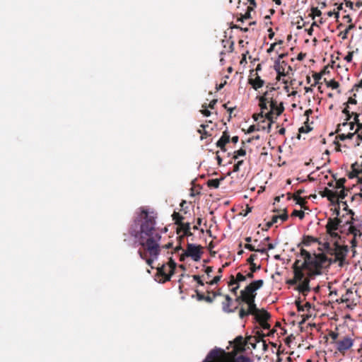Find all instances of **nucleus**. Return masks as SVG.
<instances>
[{
	"label": "nucleus",
	"instance_id": "nucleus-22",
	"mask_svg": "<svg viewBox=\"0 0 362 362\" xmlns=\"http://www.w3.org/2000/svg\"><path fill=\"white\" fill-rule=\"evenodd\" d=\"M337 190V202H339V199L342 201L348 194L349 190L345 188H340Z\"/></svg>",
	"mask_w": 362,
	"mask_h": 362
},
{
	"label": "nucleus",
	"instance_id": "nucleus-52",
	"mask_svg": "<svg viewBox=\"0 0 362 362\" xmlns=\"http://www.w3.org/2000/svg\"><path fill=\"white\" fill-rule=\"evenodd\" d=\"M296 305L299 312H303L305 310V308L303 305H301L300 300H296Z\"/></svg>",
	"mask_w": 362,
	"mask_h": 362
},
{
	"label": "nucleus",
	"instance_id": "nucleus-6",
	"mask_svg": "<svg viewBox=\"0 0 362 362\" xmlns=\"http://www.w3.org/2000/svg\"><path fill=\"white\" fill-rule=\"evenodd\" d=\"M264 285L262 279L252 281L250 284L242 290L248 298H255L257 296L256 291L261 288Z\"/></svg>",
	"mask_w": 362,
	"mask_h": 362
},
{
	"label": "nucleus",
	"instance_id": "nucleus-31",
	"mask_svg": "<svg viewBox=\"0 0 362 362\" xmlns=\"http://www.w3.org/2000/svg\"><path fill=\"white\" fill-rule=\"evenodd\" d=\"M233 362H253V361L248 356L240 355L235 358Z\"/></svg>",
	"mask_w": 362,
	"mask_h": 362
},
{
	"label": "nucleus",
	"instance_id": "nucleus-34",
	"mask_svg": "<svg viewBox=\"0 0 362 362\" xmlns=\"http://www.w3.org/2000/svg\"><path fill=\"white\" fill-rule=\"evenodd\" d=\"M311 13L310 14V16L314 19L315 16H320L322 15V12L317 7H313L311 8Z\"/></svg>",
	"mask_w": 362,
	"mask_h": 362
},
{
	"label": "nucleus",
	"instance_id": "nucleus-3",
	"mask_svg": "<svg viewBox=\"0 0 362 362\" xmlns=\"http://www.w3.org/2000/svg\"><path fill=\"white\" fill-rule=\"evenodd\" d=\"M300 259H296L292 265V269L293 276L298 282L296 290L305 296L310 291V282L314 276H308V272L307 273L305 272L306 269L303 268V264H300Z\"/></svg>",
	"mask_w": 362,
	"mask_h": 362
},
{
	"label": "nucleus",
	"instance_id": "nucleus-26",
	"mask_svg": "<svg viewBox=\"0 0 362 362\" xmlns=\"http://www.w3.org/2000/svg\"><path fill=\"white\" fill-rule=\"evenodd\" d=\"M230 303L228 302H223L222 303V310L223 312L230 313H234L235 310L238 308V306H236L234 309L230 308Z\"/></svg>",
	"mask_w": 362,
	"mask_h": 362
},
{
	"label": "nucleus",
	"instance_id": "nucleus-21",
	"mask_svg": "<svg viewBox=\"0 0 362 362\" xmlns=\"http://www.w3.org/2000/svg\"><path fill=\"white\" fill-rule=\"evenodd\" d=\"M181 229L183 230L185 235L186 236H191L192 233H191V226L189 223H182L179 225Z\"/></svg>",
	"mask_w": 362,
	"mask_h": 362
},
{
	"label": "nucleus",
	"instance_id": "nucleus-39",
	"mask_svg": "<svg viewBox=\"0 0 362 362\" xmlns=\"http://www.w3.org/2000/svg\"><path fill=\"white\" fill-rule=\"evenodd\" d=\"M327 87H330L332 89H337L339 87V84L337 81L334 80H330L327 83Z\"/></svg>",
	"mask_w": 362,
	"mask_h": 362
},
{
	"label": "nucleus",
	"instance_id": "nucleus-56",
	"mask_svg": "<svg viewBox=\"0 0 362 362\" xmlns=\"http://www.w3.org/2000/svg\"><path fill=\"white\" fill-rule=\"evenodd\" d=\"M196 293H197V299L199 301L204 300L205 296L203 293L199 292L198 291H196Z\"/></svg>",
	"mask_w": 362,
	"mask_h": 362
},
{
	"label": "nucleus",
	"instance_id": "nucleus-4",
	"mask_svg": "<svg viewBox=\"0 0 362 362\" xmlns=\"http://www.w3.org/2000/svg\"><path fill=\"white\" fill-rule=\"evenodd\" d=\"M303 268L308 272V276H317L321 274L316 254H312L310 258L305 259L302 263Z\"/></svg>",
	"mask_w": 362,
	"mask_h": 362
},
{
	"label": "nucleus",
	"instance_id": "nucleus-9",
	"mask_svg": "<svg viewBox=\"0 0 362 362\" xmlns=\"http://www.w3.org/2000/svg\"><path fill=\"white\" fill-rule=\"evenodd\" d=\"M317 262L319 263V267L321 270L323 267H329L333 263H329L332 261V257H327V255L325 253H318L316 254Z\"/></svg>",
	"mask_w": 362,
	"mask_h": 362
},
{
	"label": "nucleus",
	"instance_id": "nucleus-8",
	"mask_svg": "<svg viewBox=\"0 0 362 362\" xmlns=\"http://www.w3.org/2000/svg\"><path fill=\"white\" fill-rule=\"evenodd\" d=\"M336 349L341 354H344L346 351L350 349L354 345V339L346 335L343 337L338 341H335Z\"/></svg>",
	"mask_w": 362,
	"mask_h": 362
},
{
	"label": "nucleus",
	"instance_id": "nucleus-18",
	"mask_svg": "<svg viewBox=\"0 0 362 362\" xmlns=\"http://www.w3.org/2000/svg\"><path fill=\"white\" fill-rule=\"evenodd\" d=\"M255 320L258 322L267 321L270 318V314L264 310H260L255 315Z\"/></svg>",
	"mask_w": 362,
	"mask_h": 362
},
{
	"label": "nucleus",
	"instance_id": "nucleus-16",
	"mask_svg": "<svg viewBox=\"0 0 362 362\" xmlns=\"http://www.w3.org/2000/svg\"><path fill=\"white\" fill-rule=\"evenodd\" d=\"M255 298H248V300H246V303L248 306L247 311L250 315H255L260 310L257 308L255 303Z\"/></svg>",
	"mask_w": 362,
	"mask_h": 362
},
{
	"label": "nucleus",
	"instance_id": "nucleus-48",
	"mask_svg": "<svg viewBox=\"0 0 362 362\" xmlns=\"http://www.w3.org/2000/svg\"><path fill=\"white\" fill-rule=\"evenodd\" d=\"M243 164V160H239L237 163H235L233 166V172H238L240 170V167Z\"/></svg>",
	"mask_w": 362,
	"mask_h": 362
},
{
	"label": "nucleus",
	"instance_id": "nucleus-60",
	"mask_svg": "<svg viewBox=\"0 0 362 362\" xmlns=\"http://www.w3.org/2000/svg\"><path fill=\"white\" fill-rule=\"evenodd\" d=\"M357 103V101L355 98H353L351 97H350L347 101V103H344V105H349V104H351V105H356Z\"/></svg>",
	"mask_w": 362,
	"mask_h": 362
},
{
	"label": "nucleus",
	"instance_id": "nucleus-63",
	"mask_svg": "<svg viewBox=\"0 0 362 362\" xmlns=\"http://www.w3.org/2000/svg\"><path fill=\"white\" fill-rule=\"evenodd\" d=\"M313 78H314V79H315V83H317L319 82V81H320V80L321 79V78H322V74H317V73H316V74H315L313 75Z\"/></svg>",
	"mask_w": 362,
	"mask_h": 362
},
{
	"label": "nucleus",
	"instance_id": "nucleus-41",
	"mask_svg": "<svg viewBox=\"0 0 362 362\" xmlns=\"http://www.w3.org/2000/svg\"><path fill=\"white\" fill-rule=\"evenodd\" d=\"M350 243H351V248H352V251H353V256L355 255L356 254V250H355V247L357 246V240H356V238H353L351 241H350Z\"/></svg>",
	"mask_w": 362,
	"mask_h": 362
},
{
	"label": "nucleus",
	"instance_id": "nucleus-47",
	"mask_svg": "<svg viewBox=\"0 0 362 362\" xmlns=\"http://www.w3.org/2000/svg\"><path fill=\"white\" fill-rule=\"evenodd\" d=\"M267 123L266 122V120L264 119H263L259 124H258V126H257V131H259L260 129H262V130H266V126L264 125V124Z\"/></svg>",
	"mask_w": 362,
	"mask_h": 362
},
{
	"label": "nucleus",
	"instance_id": "nucleus-35",
	"mask_svg": "<svg viewBox=\"0 0 362 362\" xmlns=\"http://www.w3.org/2000/svg\"><path fill=\"white\" fill-rule=\"evenodd\" d=\"M246 151L243 148H240L234 152L233 159L236 160L239 156H245Z\"/></svg>",
	"mask_w": 362,
	"mask_h": 362
},
{
	"label": "nucleus",
	"instance_id": "nucleus-43",
	"mask_svg": "<svg viewBox=\"0 0 362 362\" xmlns=\"http://www.w3.org/2000/svg\"><path fill=\"white\" fill-rule=\"evenodd\" d=\"M336 204H337L338 206L341 204V206L343 207V210L346 211V214L349 212V211L351 210V209H348V205H347L346 202H344V201H341L340 202H337Z\"/></svg>",
	"mask_w": 362,
	"mask_h": 362
},
{
	"label": "nucleus",
	"instance_id": "nucleus-57",
	"mask_svg": "<svg viewBox=\"0 0 362 362\" xmlns=\"http://www.w3.org/2000/svg\"><path fill=\"white\" fill-rule=\"evenodd\" d=\"M345 180H346L344 178L341 179L340 180H339L337 182V189L344 188L343 185H344V183Z\"/></svg>",
	"mask_w": 362,
	"mask_h": 362
},
{
	"label": "nucleus",
	"instance_id": "nucleus-30",
	"mask_svg": "<svg viewBox=\"0 0 362 362\" xmlns=\"http://www.w3.org/2000/svg\"><path fill=\"white\" fill-rule=\"evenodd\" d=\"M207 185L209 187L216 189L219 187L220 180L218 179H211L207 182Z\"/></svg>",
	"mask_w": 362,
	"mask_h": 362
},
{
	"label": "nucleus",
	"instance_id": "nucleus-40",
	"mask_svg": "<svg viewBox=\"0 0 362 362\" xmlns=\"http://www.w3.org/2000/svg\"><path fill=\"white\" fill-rule=\"evenodd\" d=\"M284 212L282 214L277 215L278 218L281 219V222H284V221H286L288 218V216L287 214L286 209H284Z\"/></svg>",
	"mask_w": 362,
	"mask_h": 362
},
{
	"label": "nucleus",
	"instance_id": "nucleus-38",
	"mask_svg": "<svg viewBox=\"0 0 362 362\" xmlns=\"http://www.w3.org/2000/svg\"><path fill=\"white\" fill-rule=\"evenodd\" d=\"M300 256L305 259H307L309 258H310V255H312L311 253H310L309 252H308L307 250L301 248L300 249Z\"/></svg>",
	"mask_w": 362,
	"mask_h": 362
},
{
	"label": "nucleus",
	"instance_id": "nucleus-50",
	"mask_svg": "<svg viewBox=\"0 0 362 362\" xmlns=\"http://www.w3.org/2000/svg\"><path fill=\"white\" fill-rule=\"evenodd\" d=\"M354 114V122H351V123H354V124L357 125L360 122L359 116L360 114L356 112H353Z\"/></svg>",
	"mask_w": 362,
	"mask_h": 362
},
{
	"label": "nucleus",
	"instance_id": "nucleus-15",
	"mask_svg": "<svg viewBox=\"0 0 362 362\" xmlns=\"http://www.w3.org/2000/svg\"><path fill=\"white\" fill-rule=\"evenodd\" d=\"M269 103L271 110L274 113L275 112L277 116H279L284 112V107L282 103L280 105H277V102L272 98H271Z\"/></svg>",
	"mask_w": 362,
	"mask_h": 362
},
{
	"label": "nucleus",
	"instance_id": "nucleus-49",
	"mask_svg": "<svg viewBox=\"0 0 362 362\" xmlns=\"http://www.w3.org/2000/svg\"><path fill=\"white\" fill-rule=\"evenodd\" d=\"M202 107H204V109L202 110V113L206 117L210 116L211 112L207 109L208 107L206 106V105H203Z\"/></svg>",
	"mask_w": 362,
	"mask_h": 362
},
{
	"label": "nucleus",
	"instance_id": "nucleus-44",
	"mask_svg": "<svg viewBox=\"0 0 362 362\" xmlns=\"http://www.w3.org/2000/svg\"><path fill=\"white\" fill-rule=\"evenodd\" d=\"M250 265V270L255 273L261 269V265H257L255 263Z\"/></svg>",
	"mask_w": 362,
	"mask_h": 362
},
{
	"label": "nucleus",
	"instance_id": "nucleus-62",
	"mask_svg": "<svg viewBox=\"0 0 362 362\" xmlns=\"http://www.w3.org/2000/svg\"><path fill=\"white\" fill-rule=\"evenodd\" d=\"M353 59V52H349L348 54L344 57V59L347 62H351Z\"/></svg>",
	"mask_w": 362,
	"mask_h": 362
},
{
	"label": "nucleus",
	"instance_id": "nucleus-10",
	"mask_svg": "<svg viewBox=\"0 0 362 362\" xmlns=\"http://www.w3.org/2000/svg\"><path fill=\"white\" fill-rule=\"evenodd\" d=\"M268 95L269 91H266L263 95L257 97L259 101V107L261 109V112L259 113V116L261 117V118H264V111L267 110L268 108L267 103L269 102V98L267 97Z\"/></svg>",
	"mask_w": 362,
	"mask_h": 362
},
{
	"label": "nucleus",
	"instance_id": "nucleus-59",
	"mask_svg": "<svg viewBox=\"0 0 362 362\" xmlns=\"http://www.w3.org/2000/svg\"><path fill=\"white\" fill-rule=\"evenodd\" d=\"M311 128L310 127H307L306 128H305L304 127H301L300 129H299V132L300 133H307L310 131H311Z\"/></svg>",
	"mask_w": 362,
	"mask_h": 362
},
{
	"label": "nucleus",
	"instance_id": "nucleus-37",
	"mask_svg": "<svg viewBox=\"0 0 362 362\" xmlns=\"http://www.w3.org/2000/svg\"><path fill=\"white\" fill-rule=\"evenodd\" d=\"M292 216H297L300 219H303L305 216V213L301 211V210H296L295 209L292 214H291Z\"/></svg>",
	"mask_w": 362,
	"mask_h": 362
},
{
	"label": "nucleus",
	"instance_id": "nucleus-29",
	"mask_svg": "<svg viewBox=\"0 0 362 362\" xmlns=\"http://www.w3.org/2000/svg\"><path fill=\"white\" fill-rule=\"evenodd\" d=\"M352 116H354L353 112H351L350 115H346L345 121L342 124H340L338 125V127L337 129V133H339V132L341 131V126L342 127L348 126V122H349V121L351 120Z\"/></svg>",
	"mask_w": 362,
	"mask_h": 362
},
{
	"label": "nucleus",
	"instance_id": "nucleus-51",
	"mask_svg": "<svg viewBox=\"0 0 362 362\" xmlns=\"http://www.w3.org/2000/svg\"><path fill=\"white\" fill-rule=\"evenodd\" d=\"M286 284L289 286H296L298 284V282L296 281L295 277L293 276V279H290L286 281Z\"/></svg>",
	"mask_w": 362,
	"mask_h": 362
},
{
	"label": "nucleus",
	"instance_id": "nucleus-58",
	"mask_svg": "<svg viewBox=\"0 0 362 362\" xmlns=\"http://www.w3.org/2000/svg\"><path fill=\"white\" fill-rule=\"evenodd\" d=\"M329 336L334 341H336L339 337V334L338 332L332 331L329 332Z\"/></svg>",
	"mask_w": 362,
	"mask_h": 362
},
{
	"label": "nucleus",
	"instance_id": "nucleus-42",
	"mask_svg": "<svg viewBox=\"0 0 362 362\" xmlns=\"http://www.w3.org/2000/svg\"><path fill=\"white\" fill-rule=\"evenodd\" d=\"M249 313L247 310H245L243 308H241L239 311V317L241 319H243L245 317L249 315Z\"/></svg>",
	"mask_w": 362,
	"mask_h": 362
},
{
	"label": "nucleus",
	"instance_id": "nucleus-64",
	"mask_svg": "<svg viewBox=\"0 0 362 362\" xmlns=\"http://www.w3.org/2000/svg\"><path fill=\"white\" fill-rule=\"evenodd\" d=\"M257 127H256L255 125H251L247 129V134H251V133H252V132H254L255 131H257Z\"/></svg>",
	"mask_w": 362,
	"mask_h": 362
},
{
	"label": "nucleus",
	"instance_id": "nucleus-24",
	"mask_svg": "<svg viewBox=\"0 0 362 362\" xmlns=\"http://www.w3.org/2000/svg\"><path fill=\"white\" fill-rule=\"evenodd\" d=\"M349 231L354 235L353 238H356L357 236L361 237L362 235L361 228H358L357 226H349Z\"/></svg>",
	"mask_w": 362,
	"mask_h": 362
},
{
	"label": "nucleus",
	"instance_id": "nucleus-17",
	"mask_svg": "<svg viewBox=\"0 0 362 362\" xmlns=\"http://www.w3.org/2000/svg\"><path fill=\"white\" fill-rule=\"evenodd\" d=\"M247 280V276L245 275H243L242 273L238 272L236 274V276L234 277L233 276H230V281L228 283L229 286H233L235 284H238L240 282L245 281Z\"/></svg>",
	"mask_w": 362,
	"mask_h": 362
},
{
	"label": "nucleus",
	"instance_id": "nucleus-11",
	"mask_svg": "<svg viewBox=\"0 0 362 362\" xmlns=\"http://www.w3.org/2000/svg\"><path fill=\"white\" fill-rule=\"evenodd\" d=\"M346 215L349 216V218L344 221V225L349 226H357L358 228H362V223L358 221V220H356L354 216V213L352 210L349 211Z\"/></svg>",
	"mask_w": 362,
	"mask_h": 362
},
{
	"label": "nucleus",
	"instance_id": "nucleus-28",
	"mask_svg": "<svg viewBox=\"0 0 362 362\" xmlns=\"http://www.w3.org/2000/svg\"><path fill=\"white\" fill-rule=\"evenodd\" d=\"M173 219L175 221V224L180 225L182 223V221L184 219V217L180 214L179 213L174 212L172 215Z\"/></svg>",
	"mask_w": 362,
	"mask_h": 362
},
{
	"label": "nucleus",
	"instance_id": "nucleus-33",
	"mask_svg": "<svg viewBox=\"0 0 362 362\" xmlns=\"http://www.w3.org/2000/svg\"><path fill=\"white\" fill-rule=\"evenodd\" d=\"M248 300L247 296L243 292V291H240V295L239 296H237L235 298V301L238 303H246V300Z\"/></svg>",
	"mask_w": 362,
	"mask_h": 362
},
{
	"label": "nucleus",
	"instance_id": "nucleus-53",
	"mask_svg": "<svg viewBox=\"0 0 362 362\" xmlns=\"http://www.w3.org/2000/svg\"><path fill=\"white\" fill-rule=\"evenodd\" d=\"M260 326L264 329H270V325L268 323L267 321H264V322H259Z\"/></svg>",
	"mask_w": 362,
	"mask_h": 362
},
{
	"label": "nucleus",
	"instance_id": "nucleus-32",
	"mask_svg": "<svg viewBox=\"0 0 362 362\" xmlns=\"http://www.w3.org/2000/svg\"><path fill=\"white\" fill-rule=\"evenodd\" d=\"M157 272L159 276H161L165 279L167 273L166 265L163 264L160 267H157Z\"/></svg>",
	"mask_w": 362,
	"mask_h": 362
},
{
	"label": "nucleus",
	"instance_id": "nucleus-36",
	"mask_svg": "<svg viewBox=\"0 0 362 362\" xmlns=\"http://www.w3.org/2000/svg\"><path fill=\"white\" fill-rule=\"evenodd\" d=\"M361 173H362V169H356L355 170H352L349 175V177L353 178L354 177H358V175ZM359 181L362 182V177L359 178Z\"/></svg>",
	"mask_w": 362,
	"mask_h": 362
},
{
	"label": "nucleus",
	"instance_id": "nucleus-5",
	"mask_svg": "<svg viewBox=\"0 0 362 362\" xmlns=\"http://www.w3.org/2000/svg\"><path fill=\"white\" fill-rule=\"evenodd\" d=\"M344 223V222L342 218H329L328 219L326 228L331 237L334 238L339 237V235L336 233V230H339L342 226H345Z\"/></svg>",
	"mask_w": 362,
	"mask_h": 362
},
{
	"label": "nucleus",
	"instance_id": "nucleus-27",
	"mask_svg": "<svg viewBox=\"0 0 362 362\" xmlns=\"http://www.w3.org/2000/svg\"><path fill=\"white\" fill-rule=\"evenodd\" d=\"M354 28H355V25L351 23L344 31H341L339 33V36H341L343 40H346L347 38L349 32L351 30L354 29Z\"/></svg>",
	"mask_w": 362,
	"mask_h": 362
},
{
	"label": "nucleus",
	"instance_id": "nucleus-1",
	"mask_svg": "<svg viewBox=\"0 0 362 362\" xmlns=\"http://www.w3.org/2000/svg\"><path fill=\"white\" fill-rule=\"evenodd\" d=\"M157 216L154 211L139 208L128 229L129 237L124 234V242L133 247H139L138 254L153 269V263L160 253L161 235L156 230Z\"/></svg>",
	"mask_w": 362,
	"mask_h": 362
},
{
	"label": "nucleus",
	"instance_id": "nucleus-23",
	"mask_svg": "<svg viewBox=\"0 0 362 362\" xmlns=\"http://www.w3.org/2000/svg\"><path fill=\"white\" fill-rule=\"evenodd\" d=\"M356 126V132H357V142L356 146H359L360 141H362V122H360Z\"/></svg>",
	"mask_w": 362,
	"mask_h": 362
},
{
	"label": "nucleus",
	"instance_id": "nucleus-61",
	"mask_svg": "<svg viewBox=\"0 0 362 362\" xmlns=\"http://www.w3.org/2000/svg\"><path fill=\"white\" fill-rule=\"evenodd\" d=\"M213 272V267H207L205 269V272L207 275V277H211V273Z\"/></svg>",
	"mask_w": 362,
	"mask_h": 362
},
{
	"label": "nucleus",
	"instance_id": "nucleus-46",
	"mask_svg": "<svg viewBox=\"0 0 362 362\" xmlns=\"http://www.w3.org/2000/svg\"><path fill=\"white\" fill-rule=\"evenodd\" d=\"M221 275L216 276L210 282H209V284L213 286L214 284H218V282L221 280Z\"/></svg>",
	"mask_w": 362,
	"mask_h": 362
},
{
	"label": "nucleus",
	"instance_id": "nucleus-55",
	"mask_svg": "<svg viewBox=\"0 0 362 362\" xmlns=\"http://www.w3.org/2000/svg\"><path fill=\"white\" fill-rule=\"evenodd\" d=\"M193 279L194 281H196L197 282V284L200 286H204V282L202 281V280L201 279L200 276H198V275H194L193 276Z\"/></svg>",
	"mask_w": 362,
	"mask_h": 362
},
{
	"label": "nucleus",
	"instance_id": "nucleus-54",
	"mask_svg": "<svg viewBox=\"0 0 362 362\" xmlns=\"http://www.w3.org/2000/svg\"><path fill=\"white\" fill-rule=\"evenodd\" d=\"M257 255L255 254H252L250 256V257L247 259V263H249L250 264H255L254 263V261L255 259L257 258Z\"/></svg>",
	"mask_w": 362,
	"mask_h": 362
},
{
	"label": "nucleus",
	"instance_id": "nucleus-19",
	"mask_svg": "<svg viewBox=\"0 0 362 362\" xmlns=\"http://www.w3.org/2000/svg\"><path fill=\"white\" fill-rule=\"evenodd\" d=\"M250 83L253 88L257 90L264 86V81L259 76H257L255 79L250 80Z\"/></svg>",
	"mask_w": 362,
	"mask_h": 362
},
{
	"label": "nucleus",
	"instance_id": "nucleus-45",
	"mask_svg": "<svg viewBox=\"0 0 362 362\" xmlns=\"http://www.w3.org/2000/svg\"><path fill=\"white\" fill-rule=\"evenodd\" d=\"M273 114H274V112L270 110L269 112H268L267 113L264 115V118L263 119H266L269 122H271V120H273Z\"/></svg>",
	"mask_w": 362,
	"mask_h": 362
},
{
	"label": "nucleus",
	"instance_id": "nucleus-13",
	"mask_svg": "<svg viewBox=\"0 0 362 362\" xmlns=\"http://www.w3.org/2000/svg\"><path fill=\"white\" fill-rule=\"evenodd\" d=\"M230 141V136L228 132L226 131L223 133L221 138L216 142V146L221 148V150L223 152L226 151V148L225 147L226 144Z\"/></svg>",
	"mask_w": 362,
	"mask_h": 362
},
{
	"label": "nucleus",
	"instance_id": "nucleus-12",
	"mask_svg": "<svg viewBox=\"0 0 362 362\" xmlns=\"http://www.w3.org/2000/svg\"><path fill=\"white\" fill-rule=\"evenodd\" d=\"M221 353H224V351L221 348L216 347L209 352L202 362H213L214 359L218 357Z\"/></svg>",
	"mask_w": 362,
	"mask_h": 362
},
{
	"label": "nucleus",
	"instance_id": "nucleus-14",
	"mask_svg": "<svg viewBox=\"0 0 362 362\" xmlns=\"http://www.w3.org/2000/svg\"><path fill=\"white\" fill-rule=\"evenodd\" d=\"M286 65H287V63L285 61H283L281 62V61H279V59H277L274 62V70L276 71V72L277 73L278 76H285L284 66Z\"/></svg>",
	"mask_w": 362,
	"mask_h": 362
},
{
	"label": "nucleus",
	"instance_id": "nucleus-20",
	"mask_svg": "<svg viewBox=\"0 0 362 362\" xmlns=\"http://www.w3.org/2000/svg\"><path fill=\"white\" fill-rule=\"evenodd\" d=\"M326 197L327 199L332 202L333 204H337V190L333 191L331 189H327L326 191Z\"/></svg>",
	"mask_w": 362,
	"mask_h": 362
},
{
	"label": "nucleus",
	"instance_id": "nucleus-25",
	"mask_svg": "<svg viewBox=\"0 0 362 362\" xmlns=\"http://www.w3.org/2000/svg\"><path fill=\"white\" fill-rule=\"evenodd\" d=\"M175 269H176V267H170L169 268V271H168V274L166 273L165 278L163 279V280H160L158 282L161 283V284H163V283H165L166 281H170L171 277H172V276L175 274Z\"/></svg>",
	"mask_w": 362,
	"mask_h": 362
},
{
	"label": "nucleus",
	"instance_id": "nucleus-2",
	"mask_svg": "<svg viewBox=\"0 0 362 362\" xmlns=\"http://www.w3.org/2000/svg\"><path fill=\"white\" fill-rule=\"evenodd\" d=\"M323 250L327 255L334 256L329 263H337L340 267H344L346 264V258L349 251L347 245H341L338 241L333 243L325 242L322 245Z\"/></svg>",
	"mask_w": 362,
	"mask_h": 362
},
{
	"label": "nucleus",
	"instance_id": "nucleus-7",
	"mask_svg": "<svg viewBox=\"0 0 362 362\" xmlns=\"http://www.w3.org/2000/svg\"><path fill=\"white\" fill-rule=\"evenodd\" d=\"M202 253V247L192 243H187V249L185 250V255L190 257L195 262L200 260Z\"/></svg>",
	"mask_w": 362,
	"mask_h": 362
}]
</instances>
